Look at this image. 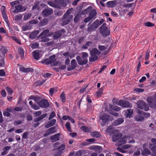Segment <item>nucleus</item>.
<instances>
[{"label": "nucleus", "mask_w": 156, "mask_h": 156, "mask_svg": "<svg viewBox=\"0 0 156 156\" xmlns=\"http://www.w3.org/2000/svg\"><path fill=\"white\" fill-rule=\"evenodd\" d=\"M82 58L80 56H77L76 58L78 64L80 65L86 64L88 62L87 58L88 54L86 52H82L81 53Z\"/></svg>", "instance_id": "f257e3e1"}, {"label": "nucleus", "mask_w": 156, "mask_h": 156, "mask_svg": "<svg viewBox=\"0 0 156 156\" xmlns=\"http://www.w3.org/2000/svg\"><path fill=\"white\" fill-rule=\"evenodd\" d=\"M101 54L100 51L96 48L91 49L90 52V57L89 58V61L90 62H94L97 61L98 58V56Z\"/></svg>", "instance_id": "f03ea898"}, {"label": "nucleus", "mask_w": 156, "mask_h": 156, "mask_svg": "<svg viewBox=\"0 0 156 156\" xmlns=\"http://www.w3.org/2000/svg\"><path fill=\"white\" fill-rule=\"evenodd\" d=\"M64 3L63 0H54L53 2L49 1L48 2V4L51 7L60 9L63 6Z\"/></svg>", "instance_id": "7ed1b4c3"}, {"label": "nucleus", "mask_w": 156, "mask_h": 156, "mask_svg": "<svg viewBox=\"0 0 156 156\" xmlns=\"http://www.w3.org/2000/svg\"><path fill=\"white\" fill-rule=\"evenodd\" d=\"M106 26V23H104L100 28V32L104 37H107L110 34V31Z\"/></svg>", "instance_id": "20e7f679"}, {"label": "nucleus", "mask_w": 156, "mask_h": 156, "mask_svg": "<svg viewBox=\"0 0 156 156\" xmlns=\"http://www.w3.org/2000/svg\"><path fill=\"white\" fill-rule=\"evenodd\" d=\"M113 104L125 108H132V107L131 103L125 100H120L118 102H115L113 103Z\"/></svg>", "instance_id": "39448f33"}, {"label": "nucleus", "mask_w": 156, "mask_h": 156, "mask_svg": "<svg viewBox=\"0 0 156 156\" xmlns=\"http://www.w3.org/2000/svg\"><path fill=\"white\" fill-rule=\"evenodd\" d=\"M137 107L140 109H144L145 111H147L149 110V107L147 103L143 100H139L136 103Z\"/></svg>", "instance_id": "423d86ee"}, {"label": "nucleus", "mask_w": 156, "mask_h": 156, "mask_svg": "<svg viewBox=\"0 0 156 156\" xmlns=\"http://www.w3.org/2000/svg\"><path fill=\"white\" fill-rule=\"evenodd\" d=\"M55 58V55H52L48 58L45 59L42 61L41 62L42 64L46 65L51 64L55 62L56 60Z\"/></svg>", "instance_id": "0eeeda50"}, {"label": "nucleus", "mask_w": 156, "mask_h": 156, "mask_svg": "<svg viewBox=\"0 0 156 156\" xmlns=\"http://www.w3.org/2000/svg\"><path fill=\"white\" fill-rule=\"evenodd\" d=\"M15 9L14 12L16 13H18L20 12H23L25 11L27 7V5H17L15 6Z\"/></svg>", "instance_id": "6e6552de"}, {"label": "nucleus", "mask_w": 156, "mask_h": 156, "mask_svg": "<svg viewBox=\"0 0 156 156\" xmlns=\"http://www.w3.org/2000/svg\"><path fill=\"white\" fill-rule=\"evenodd\" d=\"M109 118V115L105 113L104 114L100 116V119L102 121V122L101 123V125L104 126L108 121Z\"/></svg>", "instance_id": "1a4fd4ad"}, {"label": "nucleus", "mask_w": 156, "mask_h": 156, "mask_svg": "<svg viewBox=\"0 0 156 156\" xmlns=\"http://www.w3.org/2000/svg\"><path fill=\"white\" fill-rule=\"evenodd\" d=\"M39 105L41 108H47L49 106V104L48 101L46 99H41L38 103Z\"/></svg>", "instance_id": "9d476101"}, {"label": "nucleus", "mask_w": 156, "mask_h": 156, "mask_svg": "<svg viewBox=\"0 0 156 156\" xmlns=\"http://www.w3.org/2000/svg\"><path fill=\"white\" fill-rule=\"evenodd\" d=\"M49 30L48 29H46L44 30L38 36V37H41V39H43L45 38L50 36L49 34Z\"/></svg>", "instance_id": "9b49d317"}, {"label": "nucleus", "mask_w": 156, "mask_h": 156, "mask_svg": "<svg viewBox=\"0 0 156 156\" xmlns=\"http://www.w3.org/2000/svg\"><path fill=\"white\" fill-rule=\"evenodd\" d=\"M53 12L52 9H44L42 12V15L44 17H46L51 15Z\"/></svg>", "instance_id": "f8f14e48"}, {"label": "nucleus", "mask_w": 156, "mask_h": 156, "mask_svg": "<svg viewBox=\"0 0 156 156\" xmlns=\"http://www.w3.org/2000/svg\"><path fill=\"white\" fill-rule=\"evenodd\" d=\"M71 66L67 68V70L68 71H70L73 70L76 67L77 64L75 59H73L71 60Z\"/></svg>", "instance_id": "ddd939ff"}, {"label": "nucleus", "mask_w": 156, "mask_h": 156, "mask_svg": "<svg viewBox=\"0 0 156 156\" xmlns=\"http://www.w3.org/2000/svg\"><path fill=\"white\" fill-rule=\"evenodd\" d=\"M122 136V134L121 133L114 134L112 137V141L114 142L119 141Z\"/></svg>", "instance_id": "4468645a"}, {"label": "nucleus", "mask_w": 156, "mask_h": 156, "mask_svg": "<svg viewBox=\"0 0 156 156\" xmlns=\"http://www.w3.org/2000/svg\"><path fill=\"white\" fill-rule=\"evenodd\" d=\"M55 126H54L48 129L46 131V133L44 134V137L48 135L55 133L56 132V131L55 130Z\"/></svg>", "instance_id": "2eb2a0df"}, {"label": "nucleus", "mask_w": 156, "mask_h": 156, "mask_svg": "<svg viewBox=\"0 0 156 156\" xmlns=\"http://www.w3.org/2000/svg\"><path fill=\"white\" fill-rule=\"evenodd\" d=\"M65 30L64 29L56 31L53 36V38L55 39H58L61 37L62 35V32H65Z\"/></svg>", "instance_id": "dca6fc26"}, {"label": "nucleus", "mask_w": 156, "mask_h": 156, "mask_svg": "<svg viewBox=\"0 0 156 156\" xmlns=\"http://www.w3.org/2000/svg\"><path fill=\"white\" fill-rule=\"evenodd\" d=\"M56 122V119H54L51 120L46 124L45 126V128H47L54 126Z\"/></svg>", "instance_id": "f3484780"}, {"label": "nucleus", "mask_w": 156, "mask_h": 156, "mask_svg": "<svg viewBox=\"0 0 156 156\" xmlns=\"http://www.w3.org/2000/svg\"><path fill=\"white\" fill-rule=\"evenodd\" d=\"M125 112V115L126 117L130 118L132 116L133 113V110L131 109H128L124 111Z\"/></svg>", "instance_id": "a211bd4d"}, {"label": "nucleus", "mask_w": 156, "mask_h": 156, "mask_svg": "<svg viewBox=\"0 0 156 156\" xmlns=\"http://www.w3.org/2000/svg\"><path fill=\"white\" fill-rule=\"evenodd\" d=\"M61 134L58 133L51 136L50 137V139L53 142H56L58 140L59 138V136Z\"/></svg>", "instance_id": "6ab92c4d"}, {"label": "nucleus", "mask_w": 156, "mask_h": 156, "mask_svg": "<svg viewBox=\"0 0 156 156\" xmlns=\"http://www.w3.org/2000/svg\"><path fill=\"white\" fill-rule=\"evenodd\" d=\"M11 147L9 146H7L4 147L3 148V151L1 152V154L2 155H4L8 153V151L10 149Z\"/></svg>", "instance_id": "aec40b11"}, {"label": "nucleus", "mask_w": 156, "mask_h": 156, "mask_svg": "<svg viewBox=\"0 0 156 156\" xmlns=\"http://www.w3.org/2000/svg\"><path fill=\"white\" fill-rule=\"evenodd\" d=\"M140 112H139L140 114L136 115L135 117V119L137 121L139 122L144 120V117L141 115V111H140Z\"/></svg>", "instance_id": "412c9836"}, {"label": "nucleus", "mask_w": 156, "mask_h": 156, "mask_svg": "<svg viewBox=\"0 0 156 156\" xmlns=\"http://www.w3.org/2000/svg\"><path fill=\"white\" fill-rule=\"evenodd\" d=\"M116 5V2L115 1H111L108 2L106 3L107 6L108 7L113 8Z\"/></svg>", "instance_id": "4be33fe9"}, {"label": "nucleus", "mask_w": 156, "mask_h": 156, "mask_svg": "<svg viewBox=\"0 0 156 156\" xmlns=\"http://www.w3.org/2000/svg\"><path fill=\"white\" fill-rule=\"evenodd\" d=\"M124 121V119L122 118H119L114 121V124L115 125H120Z\"/></svg>", "instance_id": "5701e85b"}, {"label": "nucleus", "mask_w": 156, "mask_h": 156, "mask_svg": "<svg viewBox=\"0 0 156 156\" xmlns=\"http://www.w3.org/2000/svg\"><path fill=\"white\" fill-rule=\"evenodd\" d=\"M97 12L95 9H93L90 11L89 13V16L92 19L94 18H95V16L97 15Z\"/></svg>", "instance_id": "b1692460"}, {"label": "nucleus", "mask_w": 156, "mask_h": 156, "mask_svg": "<svg viewBox=\"0 0 156 156\" xmlns=\"http://www.w3.org/2000/svg\"><path fill=\"white\" fill-rule=\"evenodd\" d=\"M69 16L70 18V20H69L68 18H67L66 19H64L63 20L62 23V25L65 26L71 20L73 16L72 15H70Z\"/></svg>", "instance_id": "393cba45"}, {"label": "nucleus", "mask_w": 156, "mask_h": 156, "mask_svg": "<svg viewBox=\"0 0 156 156\" xmlns=\"http://www.w3.org/2000/svg\"><path fill=\"white\" fill-rule=\"evenodd\" d=\"M127 138V137L126 136L121 138L119 141L118 143H119V145H122L125 144L126 142Z\"/></svg>", "instance_id": "a878e982"}, {"label": "nucleus", "mask_w": 156, "mask_h": 156, "mask_svg": "<svg viewBox=\"0 0 156 156\" xmlns=\"http://www.w3.org/2000/svg\"><path fill=\"white\" fill-rule=\"evenodd\" d=\"M110 108L113 110H114L115 111H119L120 110V108L115 105H113L112 104L109 105Z\"/></svg>", "instance_id": "bb28decb"}, {"label": "nucleus", "mask_w": 156, "mask_h": 156, "mask_svg": "<svg viewBox=\"0 0 156 156\" xmlns=\"http://www.w3.org/2000/svg\"><path fill=\"white\" fill-rule=\"evenodd\" d=\"M92 7L91 6H89L86 9L83 10L82 12V14L84 15L88 13L92 9Z\"/></svg>", "instance_id": "cd10ccee"}, {"label": "nucleus", "mask_w": 156, "mask_h": 156, "mask_svg": "<svg viewBox=\"0 0 156 156\" xmlns=\"http://www.w3.org/2000/svg\"><path fill=\"white\" fill-rule=\"evenodd\" d=\"M149 147L153 153L156 152V145L150 144Z\"/></svg>", "instance_id": "c85d7f7f"}, {"label": "nucleus", "mask_w": 156, "mask_h": 156, "mask_svg": "<svg viewBox=\"0 0 156 156\" xmlns=\"http://www.w3.org/2000/svg\"><path fill=\"white\" fill-rule=\"evenodd\" d=\"M32 53L34 58L37 60H38L39 58V53L37 51H34Z\"/></svg>", "instance_id": "c756f323"}, {"label": "nucleus", "mask_w": 156, "mask_h": 156, "mask_svg": "<svg viewBox=\"0 0 156 156\" xmlns=\"http://www.w3.org/2000/svg\"><path fill=\"white\" fill-rule=\"evenodd\" d=\"M91 135L92 137L95 138H99L101 136V135L97 131L91 132Z\"/></svg>", "instance_id": "7c9ffc66"}, {"label": "nucleus", "mask_w": 156, "mask_h": 156, "mask_svg": "<svg viewBox=\"0 0 156 156\" xmlns=\"http://www.w3.org/2000/svg\"><path fill=\"white\" fill-rule=\"evenodd\" d=\"M32 14L30 13H25L23 16V20H27L30 18Z\"/></svg>", "instance_id": "2f4dec72"}, {"label": "nucleus", "mask_w": 156, "mask_h": 156, "mask_svg": "<svg viewBox=\"0 0 156 156\" xmlns=\"http://www.w3.org/2000/svg\"><path fill=\"white\" fill-rule=\"evenodd\" d=\"M92 44V41H88L85 44V45H83L82 47L84 49H87L88 47L90 46Z\"/></svg>", "instance_id": "473e14b6"}, {"label": "nucleus", "mask_w": 156, "mask_h": 156, "mask_svg": "<svg viewBox=\"0 0 156 156\" xmlns=\"http://www.w3.org/2000/svg\"><path fill=\"white\" fill-rule=\"evenodd\" d=\"M60 98L62 103H64L66 102V95L63 92L60 94Z\"/></svg>", "instance_id": "72a5a7b5"}, {"label": "nucleus", "mask_w": 156, "mask_h": 156, "mask_svg": "<svg viewBox=\"0 0 156 156\" xmlns=\"http://www.w3.org/2000/svg\"><path fill=\"white\" fill-rule=\"evenodd\" d=\"M151 154L150 151L148 148L144 149L143 151L142 152V154Z\"/></svg>", "instance_id": "f704fd0d"}, {"label": "nucleus", "mask_w": 156, "mask_h": 156, "mask_svg": "<svg viewBox=\"0 0 156 156\" xmlns=\"http://www.w3.org/2000/svg\"><path fill=\"white\" fill-rule=\"evenodd\" d=\"M103 89L101 88L99 89V90L96 92V96L98 97L101 96L103 94Z\"/></svg>", "instance_id": "c9c22d12"}, {"label": "nucleus", "mask_w": 156, "mask_h": 156, "mask_svg": "<svg viewBox=\"0 0 156 156\" xmlns=\"http://www.w3.org/2000/svg\"><path fill=\"white\" fill-rule=\"evenodd\" d=\"M147 101L150 107L153 103V98L151 97H149L147 98Z\"/></svg>", "instance_id": "e433bc0d"}, {"label": "nucleus", "mask_w": 156, "mask_h": 156, "mask_svg": "<svg viewBox=\"0 0 156 156\" xmlns=\"http://www.w3.org/2000/svg\"><path fill=\"white\" fill-rule=\"evenodd\" d=\"M67 130L69 132H72V131L70 126V123L69 122H67L65 125Z\"/></svg>", "instance_id": "4c0bfd02"}, {"label": "nucleus", "mask_w": 156, "mask_h": 156, "mask_svg": "<svg viewBox=\"0 0 156 156\" xmlns=\"http://www.w3.org/2000/svg\"><path fill=\"white\" fill-rule=\"evenodd\" d=\"M80 128L82 131L85 132H89L88 128L85 126H81Z\"/></svg>", "instance_id": "58836bf2"}, {"label": "nucleus", "mask_w": 156, "mask_h": 156, "mask_svg": "<svg viewBox=\"0 0 156 156\" xmlns=\"http://www.w3.org/2000/svg\"><path fill=\"white\" fill-rule=\"evenodd\" d=\"M18 51L20 55V57L22 58H23L24 56V51L23 49L21 48H19Z\"/></svg>", "instance_id": "ea45409f"}, {"label": "nucleus", "mask_w": 156, "mask_h": 156, "mask_svg": "<svg viewBox=\"0 0 156 156\" xmlns=\"http://www.w3.org/2000/svg\"><path fill=\"white\" fill-rule=\"evenodd\" d=\"M108 47V46H105L104 45H99L98 46V49L101 51H103L106 49Z\"/></svg>", "instance_id": "a19ab883"}, {"label": "nucleus", "mask_w": 156, "mask_h": 156, "mask_svg": "<svg viewBox=\"0 0 156 156\" xmlns=\"http://www.w3.org/2000/svg\"><path fill=\"white\" fill-rule=\"evenodd\" d=\"M93 25L95 26L94 28H97L99 26V20H96L92 24V26Z\"/></svg>", "instance_id": "79ce46f5"}, {"label": "nucleus", "mask_w": 156, "mask_h": 156, "mask_svg": "<svg viewBox=\"0 0 156 156\" xmlns=\"http://www.w3.org/2000/svg\"><path fill=\"white\" fill-rule=\"evenodd\" d=\"M144 25L146 27H151L154 26V24L153 23H151V22H147L144 23Z\"/></svg>", "instance_id": "37998d69"}, {"label": "nucleus", "mask_w": 156, "mask_h": 156, "mask_svg": "<svg viewBox=\"0 0 156 156\" xmlns=\"http://www.w3.org/2000/svg\"><path fill=\"white\" fill-rule=\"evenodd\" d=\"M11 38L13 39L14 40L16 43H17L18 44H21V43L20 41V40L19 39H17L16 37L15 36H12L11 37Z\"/></svg>", "instance_id": "c03bdc74"}, {"label": "nucleus", "mask_w": 156, "mask_h": 156, "mask_svg": "<svg viewBox=\"0 0 156 156\" xmlns=\"http://www.w3.org/2000/svg\"><path fill=\"white\" fill-rule=\"evenodd\" d=\"M141 115L144 118H147L150 116V114L148 112H146L141 111Z\"/></svg>", "instance_id": "a18cd8bd"}, {"label": "nucleus", "mask_w": 156, "mask_h": 156, "mask_svg": "<svg viewBox=\"0 0 156 156\" xmlns=\"http://www.w3.org/2000/svg\"><path fill=\"white\" fill-rule=\"evenodd\" d=\"M112 127L110 126L107 127L106 130V132L107 133H113L112 131Z\"/></svg>", "instance_id": "49530a36"}, {"label": "nucleus", "mask_w": 156, "mask_h": 156, "mask_svg": "<svg viewBox=\"0 0 156 156\" xmlns=\"http://www.w3.org/2000/svg\"><path fill=\"white\" fill-rule=\"evenodd\" d=\"M66 148L65 145L64 144L60 145L58 148V150L59 151H61L64 150Z\"/></svg>", "instance_id": "de8ad7c7"}, {"label": "nucleus", "mask_w": 156, "mask_h": 156, "mask_svg": "<svg viewBox=\"0 0 156 156\" xmlns=\"http://www.w3.org/2000/svg\"><path fill=\"white\" fill-rule=\"evenodd\" d=\"M150 50L148 49L146 53V55L145 56V60H147L148 59L150 55Z\"/></svg>", "instance_id": "09e8293b"}, {"label": "nucleus", "mask_w": 156, "mask_h": 156, "mask_svg": "<svg viewBox=\"0 0 156 156\" xmlns=\"http://www.w3.org/2000/svg\"><path fill=\"white\" fill-rule=\"evenodd\" d=\"M5 89L9 94L11 95L12 93V89L10 87H5Z\"/></svg>", "instance_id": "8fccbe9b"}, {"label": "nucleus", "mask_w": 156, "mask_h": 156, "mask_svg": "<svg viewBox=\"0 0 156 156\" xmlns=\"http://www.w3.org/2000/svg\"><path fill=\"white\" fill-rule=\"evenodd\" d=\"M19 3V1L18 0H16L10 3V4L12 7H13L15 5H18Z\"/></svg>", "instance_id": "3c124183"}, {"label": "nucleus", "mask_w": 156, "mask_h": 156, "mask_svg": "<svg viewBox=\"0 0 156 156\" xmlns=\"http://www.w3.org/2000/svg\"><path fill=\"white\" fill-rule=\"evenodd\" d=\"M55 113L54 111L52 112L50 114V115L48 118V119L50 120L53 118L55 116Z\"/></svg>", "instance_id": "603ef678"}, {"label": "nucleus", "mask_w": 156, "mask_h": 156, "mask_svg": "<svg viewBox=\"0 0 156 156\" xmlns=\"http://www.w3.org/2000/svg\"><path fill=\"white\" fill-rule=\"evenodd\" d=\"M39 46V44L36 43H34L31 45V47L33 49L37 48Z\"/></svg>", "instance_id": "864d4df0"}, {"label": "nucleus", "mask_w": 156, "mask_h": 156, "mask_svg": "<svg viewBox=\"0 0 156 156\" xmlns=\"http://www.w3.org/2000/svg\"><path fill=\"white\" fill-rule=\"evenodd\" d=\"M80 16L79 15L77 14L74 18V22L75 23L77 22L80 19Z\"/></svg>", "instance_id": "5fc2aeb1"}, {"label": "nucleus", "mask_w": 156, "mask_h": 156, "mask_svg": "<svg viewBox=\"0 0 156 156\" xmlns=\"http://www.w3.org/2000/svg\"><path fill=\"white\" fill-rule=\"evenodd\" d=\"M29 133L27 132H26L23 133L22 137L23 139H27L28 138Z\"/></svg>", "instance_id": "6e6d98bb"}, {"label": "nucleus", "mask_w": 156, "mask_h": 156, "mask_svg": "<svg viewBox=\"0 0 156 156\" xmlns=\"http://www.w3.org/2000/svg\"><path fill=\"white\" fill-rule=\"evenodd\" d=\"M22 123V121L20 120H16L14 122V125H18Z\"/></svg>", "instance_id": "4d7b16f0"}, {"label": "nucleus", "mask_w": 156, "mask_h": 156, "mask_svg": "<svg viewBox=\"0 0 156 156\" xmlns=\"http://www.w3.org/2000/svg\"><path fill=\"white\" fill-rule=\"evenodd\" d=\"M20 70L21 72H22L24 73H27L26 68L24 67H21L20 68Z\"/></svg>", "instance_id": "13d9d810"}, {"label": "nucleus", "mask_w": 156, "mask_h": 156, "mask_svg": "<svg viewBox=\"0 0 156 156\" xmlns=\"http://www.w3.org/2000/svg\"><path fill=\"white\" fill-rule=\"evenodd\" d=\"M20 70L21 72H22L24 73H27L26 68L24 67H21L20 68Z\"/></svg>", "instance_id": "bf43d9fd"}, {"label": "nucleus", "mask_w": 156, "mask_h": 156, "mask_svg": "<svg viewBox=\"0 0 156 156\" xmlns=\"http://www.w3.org/2000/svg\"><path fill=\"white\" fill-rule=\"evenodd\" d=\"M31 107L35 110H37L39 108L38 105L35 104H34L33 105L31 106Z\"/></svg>", "instance_id": "052dcab7"}, {"label": "nucleus", "mask_w": 156, "mask_h": 156, "mask_svg": "<svg viewBox=\"0 0 156 156\" xmlns=\"http://www.w3.org/2000/svg\"><path fill=\"white\" fill-rule=\"evenodd\" d=\"M3 114L4 116L9 117L10 116V114L7 111H4L3 112Z\"/></svg>", "instance_id": "680f3d73"}, {"label": "nucleus", "mask_w": 156, "mask_h": 156, "mask_svg": "<svg viewBox=\"0 0 156 156\" xmlns=\"http://www.w3.org/2000/svg\"><path fill=\"white\" fill-rule=\"evenodd\" d=\"M6 74L4 71L2 69L0 70V76H3L5 75Z\"/></svg>", "instance_id": "e2e57ef3"}, {"label": "nucleus", "mask_w": 156, "mask_h": 156, "mask_svg": "<svg viewBox=\"0 0 156 156\" xmlns=\"http://www.w3.org/2000/svg\"><path fill=\"white\" fill-rule=\"evenodd\" d=\"M13 110L16 111H21L22 110V108L20 107H16L14 108Z\"/></svg>", "instance_id": "0e129e2a"}, {"label": "nucleus", "mask_w": 156, "mask_h": 156, "mask_svg": "<svg viewBox=\"0 0 156 156\" xmlns=\"http://www.w3.org/2000/svg\"><path fill=\"white\" fill-rule=\"evenodd\" d=\"M22 18V15L21 14L17 15L15 17V19L16 20H18L21 19Z\"/></svg>", "instance_id": "69168bd1"}, {"label": "nucleus", "mask_w": 156, "mask_h": 156, "mask_svg": "<svg viewBox=\"0 0 156 156\" xmlns=\"http://www.w3.org/2000/svg\"><path fill=\"white\" fill-rule=\"evenodd\" d=\"M92 19L89 16H88V17L85 18L84 20V22L85 23H87L90 21Z\"/></svg>", "instance_id": "338daca9"}, {"label": "nucleus", "mask_w": 156, "mask_h": 156, "mask_svg": "<svg viewBox=\"0 0 156 156\" xmlns=\"http://www.w3.org/2000/svg\"><path fill=\"white\" fill-rule=\"evenodd\" d=\"M29 37L32 40L34 39L36 37L33 32L30 33Z\"/></svg>", "instance_id": "774afa93"}]
</instances>
